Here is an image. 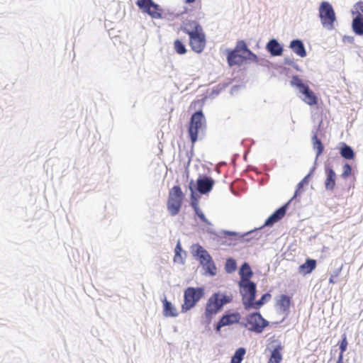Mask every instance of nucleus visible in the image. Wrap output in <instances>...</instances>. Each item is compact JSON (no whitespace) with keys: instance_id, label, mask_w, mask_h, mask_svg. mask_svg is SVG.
I'll list each match as a JSON object with an SVG mask.
<instances>
[{"instance_id":"1","label":"nucleus","mask_w":363,"mask_h":363,"mask_svg":"<svg viewBox=\"0 0 363 363\" xmlns=\"http://www.w3.org/2000/svg\"><path fill=\"white\" fill-rule=\"evenodd\" d=\"M189 36V45L193 51L201 53L206 48V35L202 27L195 21H189L181 27Z\"/></svg>"},{"instance_id":"2","label":"nucleus","mask_w":363,"mask_h":363,"mask_svg":"<svg viewBox=\"0 0 363 363\" xmlns=\"http://www.w3.org/2000/svg\"><path fill=\"white\" fill-rule=\"evenodd\" d=\"M232 301L230 296L224 295L220 292L213 294L206 304L205 316L211 321L213 315H216L223 306Z\"/></svg>"},{"instance_id":"3","label":"nucleus","mask_w":363,"mask_h":363,"mask_svg":"<svg viewBox=\"0 0 363 363\" xmlns=\"http://www.w3.org/2000/svg\"><path fill=\"white\" fill-rule=\"evenodd\" d=\"M206 127V118L201 111L195 112L191 117L188 133L191 142L192 146L198 140L199 134L202 133Z\"/></svg>"},{"instance_id":"4","label":"nucleus","mask_w":363,"mask_h":363,"mask_svg":"<svg viewBox=\"0 0 363 363\" xmlns=\"http://www.w3.org/2000/svg\"><path fill=\"white\" fill-rule=\"evenodd\" d=\"M204 296V289L201 287H188L184 294V303L182 312L186 313L195 306L197 302Z\"/></svg>"},{"instance_id":"5","label":"nucleus","mask_w":363,"mask_h":363,"mask_svg":"<svg viewBox=\"0 0 363 363\" xmlns=\"http://www.w3.org/2000/svg\"><path fill=\"white\" fill-rule=\"evenodd\" d=\"M183 198L184 194L179 186H174L169 190L167 206L171 216H174L179 213Z\"/></svg>"},{"instance_id":"6","label":"nucleus","mask_w":363,"mask_h":363,"mask_svg":"<svg viewBox=\"0 0 363 363\" xmlns=\"http://www.w3.org/2000/svg\"><path fill=\"white\" fill-rule=\"evenodd\" d=\"M319 16L324 28L328 30H333L334 28L336 16L332 5L329 2H321L319 7Z\"/></svg>"},{"instance_id":"7","label":"nucleus","mask_w":363,"mask_h":363,"mask_svg":"<svg viewBox=\"0 0 363 363\" xmlns=\"http://www.w3.org/2000/svg\"><path fill=\"white\" fill-rule=\"evenodd\" d=\"M291 84L296 86L300 93L303 94V101L310 106L316 105L318 104V98L314 92L309 86L304 84L298 76H294L291 81Z\"/></svg>"},{"instance_id":"8","label":"nucleus","mask_w":363,"mask_h":363,"mask_svg":"<svg viewBox=\"0 0 363 363\" xmlns=\"http://www.w3.org/2000/svg\"><path fill=\"white\" fill-rule=\"evenodd\" d=\"M242 302L245 310H250L252 301L256 296V285L251 281H239Z\"/></svg>"},{"instance_id":"9","label":"nucleus","mask_w":363,"mask_h":363,"mask_svg":"<svg viewBox=\"0 0 363 363\" xmlns=\"http://www.w3.org/2000/svg\"><path fill=\"white\" fill-rule=\"evenodd\" d=\"M195 247L196 252L194 255L199 258L201 264L203 267L206 272L211 275H215L216 274V267L208 252L199 245H196Z\"/></svg>"},{"instance_id":"10","label":"nucleus","mask_w":363,"mask_h":363,"mask_svg":"<svg viewBox=\"0 0 363 363\" xmlns=\"http://www.w3.org/2000/svg\"><path fill=\"white\" fill-rule=\"evenodd\" d=\"M247 325L250 331L260 333L268 325V322L259 313H252L246 318Z\"/></svg>"},{"instance_id":"11","label":"nucleus","mask_w":363,"mask_h":363,"mask_svg":"<svg viewBox=\"0 0 363 363\" xmlns=\"http://www.w3.org/2000/svg\"><path fill=\"white\" fill-rule=\"evenodd\" d=\"M240 315L239 313H233L224 315L221 317L216 325V330L219 331L222 327L237 323L240 321Z\"/></svg>"},{"instance_id":"12","label":"nucleus","mask_w":363,"mask_h":363,"mask_svg":"<svg viewBox=\"0 0 363 363\" xmlns=\"http://www.w3.org/2000/svg\"><path fill=\"white\" fill-rule=\"evenodd\" d=\"M325 187L327 191H333L336 185V174L331 167H325Z\"/></svg>"},{"instance_id":"13","label":"nucleus","mask_w":363,"mask_h":363,"mask_svg":"<svg viewBox=\"0 0 363 363\" xmlns=\"http://www.w3.org/2000/svg\"><path fill=\"white\" fill-rule=\"evenodd\" d=\"M289 202L284 205L277 209L275 212H274L265 221V226H271L274 225L275 223L280 220L286 214L287 206Z\"/></svg>"},{"instance_id":"14","label":"nucleus","mask_w":363,"mask_h":363,"mask_svg":"<svg viewBox=\"0 0 363 363\" xmlns=\"http://www.w3.org/2000/svg\"><path fill=\"white\" fill-rule=\"evenodd\" d=\"M214 185V180L208 177L199 178L197 180V190L201 194H206L211 191Z\"/></svg>"},{"instance_id":"15","label":"nucleus","mask_w":363,"mask_h":363,"mask_svg":"<svg viewBox=\"0 0 363 363\" xmlns=\"http://www.w3.org/2000/svg\"><path fill=\"white\" fill-rule=\"evenodd\" d=\"M272 342H276L277 345L274 349L272 351L267 363H280L282 360L281 352L283 350V346L277 340H273Z\"/></svg>"},{"instance_id":"16","label":"nucleus","mask_w":363,"mask_h":363,"mask_svg":"<svg viewBox=\"0 0 363 363\" xmlns=\"http://www.w3.org/2000/svg\"><path fill=\"white\" fill-rule=\"evenodd\" d=\"M228 62L230 66L241 65L245 57L241 52H236V50H233L230 51L228 54Z\"/></svg>"},{"instance_id":"17","label":"nucleus","mask_w":363,"mask_h":363,"mask_svg":"<svg viewBox=\"0 0 363 363\" xmlns=\"http://www.w3.org/2000/svg\"><path fill=\"white\" fill-rule=\"evenodd\" d=\"M290 48L298 56L304 57L306 56V51L305 50L303 43L299 40H294L290 43Z\"/></svg>"},{"instance_id":"18","label":"nucleus","mask_w":363,"mask_h":363,"mask_svg":"<svg viewBox=\"0 0 363 363\" xmlns=\"http://www.w3.org/2000/svg\"><path fill=\"white\" fill-rule=\"evenodd\" d=\"M239 274L240 276V281H250L253 273L250 266L247 263L245 262L242 264L240 269Z\"/></svg>"},{"instance_id":"19","label":"nucleus","mask_w":363,"mask_h":363,"mask_svg":"<svg viewBox=\"0 0 363 363\" xmlns=\"http://www.w3.org/2000/svg\"><path fill=\"white\" fill-rule=\"evenodd\" d=\"M163 315L165 317H176L178 315L176 308L166 298L162 301Z\"/></svg>"},{"instance_id":"20","label":"nucleus","mask_w":363,"mask_h":363,"mask_svg":"<svg viewBox=\"0 0 363 363\" xmlns=\"http://www.w3.org/2000/svg\"><path fill=\"white\" fill-rule=\"evenodd\" d=\"M267 48L268 50L270 52V53L274 56L281 55L283 51L281 46L274 39H272L269 41V43L267 45Z\"/></svg>"},{"instance_id":"21","label":"nucleus","mask_w":363,"mask_h":363,"mask_svg":"<svg viewBox=\"0 0 363 363\" xmlns=\"http://www.w3.org/2000/svg\"><path fill=\"white\" fill-rule=\"evenodd\" d=\"M291 297L282 294L277 301V306L281 311L286 312L291 306Z\"/></svg>"},{"instance_id":"22","label":"nucleus","mask_w":363,"mask_h":363,"mask_svg":"<svg viewBox=\"0 0 363 363\" xmlns=\"http://www.w3.org/2000/svg\"><path fill=\"white\" fill-rule=\"evenodd\" d=\"M143 10L154 18H159L161 17V13L159 9V6L154 2L151 3L147 6L144 7Z\"/></svg>"},{"instance_id":"23","label":"nucleus","mask_w":363,"mask_h":363,"mask_svg":"<svg viewBox=\"0 0 363 363\" xmlns=\"http://www.w3.org/2000/svg\"><path fill=\"white\" fill-rule=\"evenodd\" d=\"M316 267L315 259H308L305 263L299 267L300 272L304 274H310Z\"/></svg>"},{"instance_id":"24","label":"nucleus","mask_w":363,"mask_h":363,"mask_svg":"<svg viewBox=\"0 0 363 363\" xmlns=\"http://www.w3.org/2000/svg\"><path fill=\"white\" fill-rule=\"evenodd\" d=\"M354 32L358 35H363V17L357 16L352 21Z\"/></svg>"},{"instance_id":"25","label":"nucleus","mask_w":363,"mask_h":363,"mask_svg":"<svg viewBox=\"0 0 363 363\" xmlns=\"http://www.w3.org/2000/svg\"><path fill=\"white\" fill-rule=\"evenodd\" d=\"M236 52H241L242 54L248 53L250 55L252 56L253 58H257V56L254 55L248 48L244 40H238L236 43V45L234 48Z\"/></svg>"},{"instance_id":"26","label":"nucleus","mask_w":363,"mask_h":363,"mask_svg":"<svg viewBox=\"0 0 363 363\" xmlns=\"http://www.w3.org/2000/svg\"><path fill=\"white\" fill-rule=\"evenodd\" d=\"M271 294L267 293L264 294L259 301H255L254 300L252 303V306H250V310L260 308L265 303L268 302L271 299Z\"/></svg>"},{"instance_id":"27","label":"nucleus","mask_w":363,"mask_h":363,"mask_svg":"<svg viewBox=\"0 0 363 363\" xmlns=\"http://www.w3.org/2000/svg\"><path fill=\"white\" fill-rule=\"evenodd\" d=\"M341 156L347 160H352L354 157V153L351 147L343 144L340 152Z\"/></svg>"},{"instance_id":"28","label":"nucleus","mask_w":363,"mask_h":363,"mask_svg":"<svg viewBox=\"0 0 363 363\" xmlns=\"http://www.w3.org/2000/svg\"><path fill=\"white\" fill-rule=\"evenodd\" d=\"M313 147L316 150V157H318L323 152L324 147L320 139L318 138L316 135H314L313 138Z\"/></svg>"},{"instance_id":"29","label":"nucleus","mask_w":363,"mask_h":363,"mask_svg":"<svg viewBox=\"0 0 363 363\" xmlns=\"http://www.w3.org/2000/svg\"><path fill=\"white\" fill-rule=\"evenodd\" d=\"M246 353V350L243 347L238 348L233 356L230 363H241Z\"/></svg>"},{"instance_id":"30","label":"nucleus","mask_w":363,"mask_h":363,"mask_svg":"<svg viewBox=\"0 0 363 363\" xmlns=\"http://www.w3.org/2000/svg\"><path fill=\"white\" fill-rule=\"evenodd\" d=\"M237 268V264L234 259L228 258L226 260L225 269L228 273H232L235 271Z\"/></svg>"},{"instance_id":"31","label":"nucleus","mask_w":363,"mask_h":363,"mask_svg":"<svg viewBox=\"0 0 363 363\" xmlns=\"http://www.w3.org/2000/svg\"><path fill=\"white\" fill-rule=\"evenodd\" d=\"M174 48L176 52L179 55H184L186 52V49L184 43L179 39H177L174 43Z\"/></svg>"},{"instance_id":"32","label":"nucleus","mask_w":363,"mask_h":363,"mask_svg":"<svg viewBox=\"0 0 363 363\" xmlns=\"http://www.w3.org/2000/svg\"><path fill=\"white\" fill-rule=\"evenodd\" d=\"M347 345H348V342L347 340V335H346V334H343L342 335V340L339 345V348L340 350L339 355H342V359H343V358H344V353L347 350Z\"/></svg>"},{"instance_id":"33","label":"nucleus","mask_w":363,"mask_h":363,"mask_svg":"<svg viewBox=\"0 0 363 363\" xmlns=\"http://www.w3.org/2000/svg\"><path fill=\"white\" fill-rule=\"evenodd\" d=\"M341 271H342V267H340V268L335 269L333 272V274L330 275V277L329 279V283L330 284H333L337 282V279L340 276Z\"/></svg>"},{"instance_id":"34","label":"nucleus","mask_w":363,"mask_h":363,"mask_svg":"<svg viewBox=\"0 0 363 363\" xmlns=\"http://www.w3.org/2000/svg\"><path fill=\"white\" fill-rule=\"evenodd\" d=\"M351 174H352L351 166L347 163L345 164V165L342 167V172L341 177L342 178L345 179V178L348 177L349 176H350Z\"/></svg>"},{"instance_id":"35","label":"nucleus","mask_w":363,"mask_h":363,"mask_svg":"<svg viewBox=\"0 0 363 363\" xmlns=\"http://www.w3.org/2000/svg\"><path fill=\"white\" fill-rule=\"evenodd\" d=\"M153 1L152 0H138L136 4L140 8L143 9L145 6H147Z\"/></svg>"},{"instance_id":"36","label":"nucleus","mask_w":363,"mask_h":363,"mask_svg":"<svg viewBox=\"0 0 363 363\" xmlns=\"http://www.w3.org/2000/svg\"><path fill=\"white\" fill-rule=\"evenodd\" d=\"M355 9L357 13H358L357 16L363 17V1L357 2L355 5Z\"/></svg>"},{"instance_id":"37","label":"nucleus","mask_w":363,"mask_h":363,"mask_svg":"<svg viewBox=\"0 0 363 363\" xmlns=\"http://www.w3.org/2000/svg\"><path fill=\"white\" fill-rule=\"evenodd\" d=\"M194 208H195L196 213L199 217V218L203 222L208 223V220L206 218V217H205L204 214L203 213V212L197 206H195Z\"/></svg>"},{"instance_id":"38","label":"nucleus","mask_w":363,"mask_h":363,"mask_svg":"<svg viewBox=\"0 0 363 363\" xmlns=\"http://www.w3.org/2000/svg\"><path fill=\"white\" fill-rule=\"evenodd\" d=\"M174 262L177 263H184L183 257L182 254H175L174 257Z\"/></svg>"},{"instance_id":"39","label":"nucleus","mask_w":363,"mask_h":363,"mask_svg":"<svg viewBox=\"0 0 363 363\" xmlns=\"http://www.w3.org/2000/svg\"><path fill=\"white\" fill-rule=\"evenodd\" d=\"M182 248L181 246V244L179 242H178L175 247L174 252H175V254H179V253H182Z\"/></svg>"},{"instance_id":"40","label":"nucleus","mask_w":363,"mask_h":363,"mask_svg":"<svg viewBox=\"0 0 363 363\" xmlns=\"http://www.w3.org/2000/svg\"><path fill=\"white\" fill-rule=\"evenodd\" d=\"M309 177V175L306 176L301 182L298 183V189L296 191L295 196L297 194L298 191L303 187V183L306 182L307 178Z\"/></svg>"},{"instance_id":"41","label":"nucleus","mask_w":363,"mask_h":363,"mask_svg":"<svg viewBox=\"0 0 363 363\" xmlns=\"http://www.w3.org/2000/svg\"><path fill=\"white\" fill-rule=\"evenodd\" d=\"M336 363H344L343 359H342V355L338 356V359Z\"/></svg>"},{"instance_id":"42","label":"nucleus","mask_w":363,"mask_h":363,"mask_svg":"<svg viewBox=\"0 0 363 363\" xmlns=\"http://www.w3.org/2000/svg\"><path fill=\"white\" fill-rule=\"evenodd\" d=\"M196 0H184V2L186 3V4H192L194 2H195Z\"/></svg>"}]
</instances>
